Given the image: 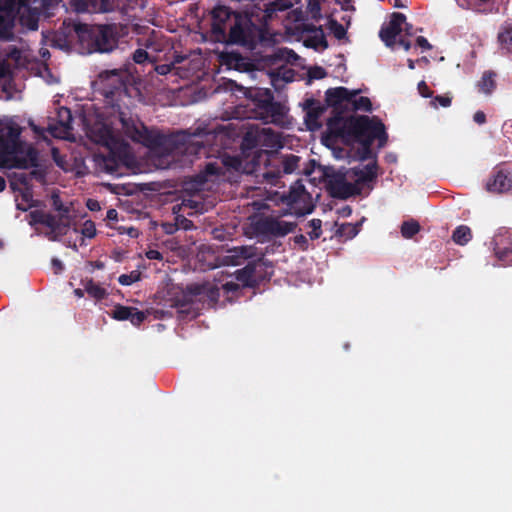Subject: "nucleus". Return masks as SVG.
<instances>
[{
  "mask_svg": "<svg viewBox=\"0 0 512 512\" xmlns=\"http://www.w3.org/2000/svg\"><path fill=\"white\" fill-rule=\"evenodd\" d=\"M100 80L103 85V95L107 103L118 113L124 134L133 142L140 143L147 148L156 149L165 146L167 138L164 134L149 129L136 116L133 115L125 103L128 99V76L118 70L101 72Z\"/></svg>",
  "mask_w": 512,
  "mask_h": 512,
  "instance_id": "1",
  "label": "nucleus"
},
{
  "mask_svg": "<svg viewBox=\"0 0 512 512\" xmlns=\"http://www.w3.org/2000/svg\"><path fill=\"white\" fill-rule=\"evenodd\" d=\"M210 15L211 35L218 43L253 51L258 45L270 41L266 25L256 24L245 12L218 5L211 10Z\"/></svg>",
  "mask_w": 512,
  "mask_h": 512,
  "instance_id": "2",
  "label": "nucleus"
},
{
  "mask_svg": "<svg viewBox=\"0 0 512 512\" xmlns=\"http://www.w3.org/2000/svg\"><path fill=\"white\" fill-rule=\"evenodd\" d=\"M327 128L330 134L346 144L360 143L359 158L362 161L372 158L376 161V154L372 151L374 140H378L379 148L384 147L388 141L386 127L376 116L337 117L327 121Z\"/></svg>",
  "mask_w": 512,
  "mask_h": 512,
  "instance_id": "3",
  "label": "nucleus"
},
{
  "mask_svg": "<svg viewBox=\"0 0 512 512\" xmlns=\"http://www.w3.org/2000/svg\"><path fill=\"white\" fill-rule=\"evenodd\" d=\"M22 128L13 122L0 121V161L7 156H13L11 167L28 169L38 167V151L29 146L24 156H18L22 152L23 143L20 140Z\"/></svg>",
  "mask_w": 512,
  "mask_h": 512,
  "instance_id": "4",
  "label": "nucleus"
},
{
  "mask_svg": "<svg viewBox=\"0 0 512 512\" xmlns=\"http://www.w3.org/2000/svg\"><path fill=\"white\" fill-rule=\"evenodd\" d=\"M73 30L78 38L82 53H109L118 45L116 24L88 25L76 23Z\"/></svg>",
  "mask_w": 512,
  "mask_h": 512,
  "instance_id": "5",
  "label": "nucleus"
},
{
  "mask_svg": "<svg viewBox=\"0 0 512 512\" xmlns=\"http://www.w3.org/2000/svg\"><path fill=\"white\" fill-rule=\"evenodd\" d=\"M87 136L92 142L107 148L108 154L104 158L105 166L110 172L116 171L118 163L127 156L129 144L116 135L111 126L102 121H96L89 126Z\"/></svg>",
  "mask_w": 512,
  "mask_h": 512,
  "instance_id": "6",
  "label": "nucleus"
},
{
  "mask_svg": "<svg viewBox=\"0 0 512 512\" xmlns=\"http://www.w3.org/2000/svg\"><path fill=\"white\" fill-rule=\"evenodd\" d=\"M51 199L53 209L57 211L58 214L53 215L43 210L30 211L29 224L31 226L38 224L46 226L49 228V232L46 233V237L50 241H57L60 237L67 234L71 226V208L62 202L58 194H53Z\"/></svg>",
  "mask_w": 512,
  "mask_h": 512,
  "instance_id": "7",
  "label": "nucleus"
},
{
  "mask_svg": "<svg viewBox=\"0 0 512 512\" xmlns=\"http://www.w3.org/2000/svg\"><path fill=\"white\" fill-rule=\"evenodd\" d=\"M247 97L252 101L260 119L281 123L286 115L285 106L274 100V94L269 88H250Z\"/></svg>",
  "mask_w": 512,
  "mask_h": 512,
  "instance_id": "8",
  "label": "nucleus"
},
{
  "mask_svg": "<svg viewBox=\"0 0 512 512\" xmlns=\"http://www.w3.org/2000/svg\"><path fill=\"white\" fill-rule=\"evenodd\" d=\"M281 201L286 204L291 213L297 217L310 214L315 209L312 196L305 189L301 180L294 182L287 193H283Z\"/></svg>",
  "mask_w": 512,
  "mask_h": 512,
  "instance_id": "9",
  "label": "nucleus"
},
{
  "mask_svg": "<svg viewBox=\"0 0 512 512\" xmlns=\"http://www.w3.org/2000/svg\"><path fill=\"white\" fill-rule=\"evenodd\" d=\"M325 178L326 188L333 198L346 200L361 193V187L348 181L350 177L346 170L327 173Z\"/></svg>",
  "mask_w": 512,
  "mask_h": 512,
  "instance_id": "10",
  "label": "nucleus"
},
{
  "mask_svg": "<svg viewBox=\"0 0 512 512\" xmlns=\"http://www.w3.org/2000/svg\"><path fill=\"white\" fill-rule=\"evenodd\" d=\"M359 90H349L346 87L329 88L325 92V101L333 108L334 115L328 119L344 117L343 113L349 109V103L359 94Z\"/></svg>",
  "mask_w": 512,
  "mask_h": 512,
  "instance_id": "11",
  "label": "nucleus"
},
{
  "mask_svg": "<svg viewBox=\"0 0 512 512\" xmlns=\"http://www.w3.org/2000/svg\"><path fill=\"white\" fill-rule=\"evenodd\" d=\"M296 227V222H287L273 216L262 217L254 224V229L257 234L273 237H284L293 232Z\"/></svg>",
  "mask_w": 512,
  "mask_h": 512,
  "instance_id": "12",
  "label": "nucleus"
},
{
  "mask_svg": "<svg viewBox=\"0 0 512 512\" xmlns=\"http://www.w3.org/2000/svg\"><path fill=\"white\" fill-rule=\"evenodd\" d=\"M221 168L217 163L209 162L198 174L186 178L183 182L184 191L194 194L206 188L207 182L211 177L220 175Z\"/></svg>",
  "mask_w": 512,
  "mask_h": 512,
  "instance_id": "13",
  "label": "nucleus"
},
{
  "mask_svg": "<svg viewBox=\"0 0 512 512\" xmlns=\"http://www.w3.org/2000/svg\"><path fill=\"white\" fill-rule=\"evenodd\" d=\"M494 253L503 266L512 265V230L501 229L493 238Z\"/></svg>",
  "mask_w": 512,
  "mask_h": 512,
  "instance_id": "14",
  "label": "nucleus"
},
{
  "mask_svg": "<svg viewBox=\"0 0 512 512\" xmlns=\"http://www.w3.org/2000/svg\"><path fill=\"white\" fill-rule=\"evenodd\" d=\"M405 20L406 16L403 13L394 12L391 14L390 21L381 27L379 37L386 46L395 45L396 37L402 32Z\"/></svg>",
  "mask_w": 512,
  "mask_h": 512,
  "instance_id": "15",
  "label": "nucleus"
},
{
  "mask_svg": "<svg viewBox=\"0 0 512 512\" xmlns=\"http://www.w3.org/2000/svg\"><path fill=\"white\" fill-rule=\"evenodd\" d=\"M189 291L192 295L198 297L200 301L207 303L209 307H214L220 298V289L210 283L190 286Z\"/></svg>",
  "mask_w": 512,
  "mask_h": 512,
  "instance_id": "16",
  "label": "nucleus"
},
{
  "mask_svg": "<svg viewBox=\"0 0 512 512\" xmlns=\"http://www.w3.org/2000/svg\"><path fill=\"white\" fill-rule=\"evenodd\" d=\"M78 12L106 13L113 11L115 0H73Z\"/></svg>",
  "mask_w": 512,
  "mask_h": 512,
  "instance_id": "17",
  "label": "nucleus"
},
{
  "mask_svg": "<svg viewBox=\"0 0 512 512\" xmlns=\"http://www.w3.org/2000/svg\"><path fill=\"white\" fill-rule=\"evenodd\" d=\"M263 265L261 259L250 260L247 265L235 272L236 279L245 287H256L258 285V276L256 270Z\"/></svg>",
  "mask_w": 512,
  "mask_h": 512,
  "instance_id": "18",
  "label": "nucleus"
},
{
  "mask_svg": "<svg viewBox=\"0 0 512 512\" xmlns=\"http://www.w3.org/2000/svg\"><path fill=\"white\" fill-rule=\"evenodd\" d=\"M377 162L373 161L365 165L364 167H353L347 169V173L350 179H355L353 184H357L360 187V184H364L367 182H371L377 177Z\"/></svg>",
  "mask_w": 512,
  "mask_h": 512,
  "instance_id": "19",
  "label": "nucleus"
},
{
  "mask_svg": "<svg viewBox=\"0 0 512 512\" xmlns=\"http://www.w3.org/2000/svg\"><path fill=\"white\" fill-rule=\"evenodd\" d=\"M112 317L119 321L129 320L134 326H139L146 319V314L135 307L118 304L112 311Z\"/></svg>",
  "mask_w": 512,
  "mask_h": 512,
  "instance_id": "20",
  "label": "nucleus"
},
{
  "mask_svg": "<svg viewBox=\"0 0 512 512\" xmlns=\"http://www.w3.org/2000/svg\"><path fill=\"white\" fill-rule=\"evenodd\" d=\"M485 187L490 193H504L511 189L512 180L503 170H497L489 177Z\"/></svg>",
  "mask_w": 512,
  "mask_h": 512,
  "instance_id": "21",
  "label": "nucleus"
},
{
  "mask_svg": "<svg viewBox=\"0 0 512 512\" xmlns=\"http://www.w3.org/2000/svg\"><path fill=\"white\" fill-rule=\"evenodd\" d=\"M258 248L250 246H238L228 250V254L225 259L230 265H241L245 260L251 259L257 256Z\"/></svg>",
  "mask_w": 512,
  "mask_h": 512,
  "instance_id": "22",
  "label": "nucleus"
},
{
  "mask_svg": "<svg viewBox=\"0 0 512 512\" xmlns=\"http://www.w3.org/2000/svg\"><path fill=\"white\" fill-rule=\"evenodd\" d=\"M10 187L13 191H16V182L12 181L10 183ZM19 196H16V208L20 211L26 212L33 207H38L40 205V201L33 199V190L32 187H23L22 189H18Z\"/></svg>",
  "mask_w": 512,
  "mask_h": 512,
  "instance_id": "23",
  "label": "nucleus"
},
{
  "mask_svg": "<svg viewBox=\"0 0 512 512\" xmlns=\"http://www.w3.org/2000/svg\"><path fill=\"white\" fill-rule=\"evenodd\" d=\"M305 122L309 129L314 130L320 127L319 118L325 111V107L314 99H308L305 102Z\"/></svg>",
  "mask_w": 512,
  "mask_h": 512,
  "instance_id": "24",
  "label": "nucleus"
},
{
  "mask_svg": "<svg viewBox=\"0 0 512 512\" xmlns=\"http://www.w3.org/2000/svg\"><path fill=\"white\" fill-rule=\"evenodd\" d=\"M59 121L57 125H49V132L54 137H62L61 134L67 133L71 127L72 115L70 109L61 107L58 110Z\"/></svg>",
  "mask_w": 512,
  "mask_h": 512,
  "instance_id": "25",
  "label": "nucleus"
},
{
  "mask_svg": "<svg viewBox=\"0 0 512 512\" xmlns=\"http://www.w3.org/2000/svg\"><path fill=\"white\" fill-rule=\"evenodd\" d=\"M83 286L88 295L98 301L105 299L108 295L106 289L95 283L93 279L83 282Z\"/></svg>",
  "mask_w": 512,
  "mask_h": 512,
  "instance_id": "26",
  "label": "nucleus"
},
{
  "mask_svg": "<svg viewBox=\"0 0 512 512\" xmlns=\"http://www.w3.org/2000/svg\"><path fill=\"white\" fill-rule=\"evenodd\" d=\"M304 43L306 47L314 49L321 47L322 49H326L328 47V42L325 38L322 26H318L317 33L305 39Z\"/></svg>",
  "mask_w": 512,
  "mask_h": 512,
  "instance_id": "27",
  "label": "nucleus"
},
{
  "mask_svg": "<svg viewBox=\"0 0 512 512\" xmlns=\"http://www.w3.org/2000/svg\"><path fill=\"white\" fill-rule=\"evenodd\" d=\"M498 41L502 50L512 53V25H505L501 28Z\"/></svg>",
  "mask_w": 512,
  "mask_h": 512,
  "instance_id": "28",
  "label": "nucleus"
},
{
  "mask_svg": "<svg viewBox=\"0 0 512 512\" xmlns=\"http://www.w3.org/2000/svg\"><path fill=\"white\" fill-rule=\"evenodd\" d=\"M471 239V229L466 225H460L453 231L452 240L458 245H466Z\"/></svg>",
  "mask_w": 512,
  "mask_h": 512,
  "instance_id": "29",
  "label": "nucleus"
},
{
  "mask_svg": "<svg viewBox=\"0 0 512 512\" xmlns=\"http://www.w3.org/2000/svg\"><path fill=\"white\" fill-rule=\"evenodd\" d=\"M495 76L496 74L492 71L484 72L481 80L478 82L480 91L490 94L496 87Z\"/></svg>",
  "mask_w": 512,
  "mask_h": 512,
  "instance_id": "30",
  "label": "nucleus"
},
{
  "mask_svg": "<svg viewBox=\"0 0 512 512\" xmlns=\"http://www.w3.org/2000/svg\"><path fill=\"white\" fill-rule=\"evenodd\" d=\"M300 157L294 154L287 155L281 160L282 172L284 174H291L298 168Z\"/></svg>",
  "mask_w": 512,
  "mask_h": 512,
  "instance_id": "31",
  "label": "nucleus"
},
{
  "mask_svg": "<svg viewBox=\"0 0 512 512\" xmlns=\"http://www.w3.org/2000/svg\"><path fill=\"white\" fill-rule=\"evenodd\" d=\"M420 224L416 220L404 221L401 225V234L406 239H411L420 231Z\"/></svg>",
  "mask_w": 512,
  "mask_h": 512,
  "instance_id": "32",
  "label": "nucleus"
},
{
  "mask_svg": "<svg viewBox=\"0 0 512 512\" xmlns=\"http://www.w3.org/2000/svg\"><path fill=\"white\" fill-rule=\"evenodd\" d=\"M353 111H365L370 112L372 110V103L368 97L361 96L359 98L354 97L349 103V108Z\"/></svg>",
  "mask_w": 512,
  "mask_h": 512,
  "instance_id": "33",
  "label": "nucleus"
},
{
  "mask_svg": "<svg viewBox=\"0 0 512 512\" xmlns=\"http://www.w3.org/2000/svg\"><path fill=\"white\" fill-rule=\"evenodd\" d=\"M358 232L359 228L357 224L344 223L337 229L336 234L346 239H352Z\"/></svg>",
  "mask_w": 512,
  "mask_h": 512,
  "instance_id": "34",
  "label": "nucleus"
},
{
  "mask_svg": "<svg viewBox=\"0 0 512 512\" xmlns=\"http://www.w3.org/2000/svg\"><path fill=\"white\" fill-rule=\"evenodd\" d=\"M141 272L138 270H133L128 274H122L118 277V282L123 286H129L133 283L140 281Z\"/></svg>",
  "mask_w": 512,
  "mask_h": 512,
  "instance_id": "35",
  "label": "nucleus"
},
{
  "mask_svg": "<svg viewBox=\"0 0 512 512\" xmlns=\"http://www.w3.org/2000/svg\"><path fill=\"white\" fill-rule=\"evenodd\" d=\"M12 37V24L0 16V40L8 41Z\"/></svg>",
  "mask_w": 512,
  "mask_h": 512,
  "instance_id": "36",
  "label": "nucleus"
},
{
  "mask_svg": "<svg viewBox=\"0 0 512 512\" xmlns=\"http://www.w3.org/2000/svg\"><path fill=\"white\" fill-rule=\"evenodd\" d=\"M329 29L334 34L335 38H337L338 40L344 38L346 35V29L344 28V26L333 18L329 20Z\"/></svg>",
  "mask_w": 512,
  "mask_h": 512,
  "instance_id": "37",
  "label": "nucleus"
},
{
  "mask_svg": "<svg viewBox=\"0 0 512 512\" xmlns=\"http://www.w3.org/2000/svg\"><path fill=\"white\" fill-rule=\"evenodd\" d=\"M307 9L313 20L319 21L321 19V5L319 0H308Z\"/></svg>",
  "mask_w": 512,
  "mask_h": 512,
  "instance_id": "38",
  "label": "nucleus"
},
{
  "mask_svg": "<svg viewBox=\"0 0 512 512\" xmlns=\"http://www.w3.org/2000/svg\"><path fill=\"white\" fill-rule=\"evenodd\" d=\"M282 173L283 172L281 171V169L277 167L276 169L267 170L263 172V178L266 181V183L270 185H276Z\"/></svg>",
  "mask_w": 512,
  "mask_h": 512,
  "instance_id": "39",
  "label": "nucleus"
},
{
  "mask_svg": "<svg viewBox=\"0 0 512 512\" xmlns=\"http://www.w3.org/2000/svg\"><path fill=\"white\" fill-rule=\"evenodd\" d=\"M308 224L312 228L311 232H309L310 239H318L322 234V221L320 219H312Z\"/></svg>",
  "mask_w": 512,
  "mask_h": 512,
  "instance_id": "40",
  "label": "nucleus"
},
{
  "mask_svg": "<svg viewBox=\"0 0 512 512\" xmlns=\"http://www.w3.org/2000/svg\"><path fill=\"white\" fill-rule=\"evenodd\" d=\"M253 259H261L262 262H263V265L261 266V268L259 267L257 270H256V276H258V284L265 278L266 274H267V268H272V265L269 263L268 260H266L264 258V255L263 254H260L256 257H254Z\"/></svg>",
  "mask_w": 512,
  "mask_h": 512,
  "instance_id": "41",
  "label": "nucleus"
},
{
  "mask_svg": "<svg viewBox=\"0 0 512 512\" xmlns=\"http://www.w3.org/2000/svg\"><path fill=\"white\" fill-rule=\"evenodd\" d=\"M451 103H452V98L446 94V95H437V96L433 97V99L430 102V105L437 109L439 106L445 107V108L449 107L451 105Z\"/></svg>",
  "mask_w": 512,
  "mask_h": 512,
  "instance_id": "42",
  "label": "nucleus"
},
{
  "mask_svg": "<svg viewBox=\"0 0 512 512\" xmlns=\"http://www.w3.org/2000/svg\"><path fill=\"white\" fill-rule=\"evenodd\" d=\"M327 76L326 70L321 66H313L308 70L309 80H320Z\"/></svg>",
  "mask_w": 512,
  "mask_h": 512,
  "instance_id": "43",
  "label": "nucleus"
},
{
  "mask_svg": "<svg viewBox=\"0 0 512 512\" xmlns=\"http://www.w3.org/2000/svg\"><path fill=\"white\" fill-rule=\"evenodd\" d=\"M81 233L84 237L93 238L96 235V226L92 220H86L81 229Z\"/></svg>",
  "mask_w": 512,
  "mask_h": 512,
  "instance_id": "44",
  "label": "nucleus"
},
{
  "mask_svg": "<svg viewBox=\"0 0 512 512\" xmlns=\"http://www.w3.org/2000/svg\"><path fill=\"white\" fill-rule=\"evenodd\" d=\"M132 59L137 64H143L149 60V54L146 50L139 48L134 51Z\"/></svg>",
  "mask_w": 512,
  "mask_h": 512,
  "instance_id": "45",
  "label": "nucleus"
},
{
  "mask_svg": "<svg viewBox=\"0 0 512 512\" xmlns=\"http://www.w3.org/2000/svg\"><path fill=\"white\" fill-rule=\"evenodd\" d=\"M264 8V18L265 20H271L273 16L278 12L279 10L276 9L277 3L275 1H271L266 3Z\"/></svg>",
  "mask_w": 512,
  "mask_h": 512,
  "instance_id": "46",
  "label": "nucleus"
},
{
  "mask_svg": "<svg viewBox=\"0 0 512 512\" xmlns=\"http://www.w3.org/2000/svg\"><path fill=\"white\" fill-rule=\"evenodd\" d=\"M176 224H177L178 230L182 229V230L188 231L194 227L193 222L184 216H177Z\"/></svg>",
  "mask_w": 512,
  "mask_h": 512,
  "instance_id": "47",
  "label": "nucleus"
},
{
  "mask_svg": "<svg viewBox=\"0 0 512 512\" xmlns=\"http://www.w3.org/2000/svg\"><path fill=\"white\" fill-rule=\"evenodd\" d=\"M14 180L16 182L20 183L21 185H23V187H32V185L30 184L31 179H30L29 173H26V172L15 173Z\"/></svg>",
  "mask_w": 512,
  "mask_h": 512,
  "instance_id": "48",
  "label": "nucleus"
},
{
  "mask_svg": "<svg viewBox=\"0 0 512 512\" xmlns=\"http://www.w3.org/2000/svg\"><path fill=\"white\" fill-rule=\"evenodd\" d=\"M418 91L419 94L424 98H431L433 95V92L430 90L425 81L419 82Z\"/></svg>",
  "mask_w": 512,
  "mask_h": 512,
  "instance_id": "49",
  "label": "nucleus"
},
{
  "mask_svg": "<svg viewBox=\"0 0 512 512\" xmlns=\"http://www.w3.org/2000/svg\"><path fill=\"white\" fill-rule=\"evenodd\" d=\"M29 176L31 180L35 179L38 182L43 183L45 181L46 174L43 170L37 169L36 167L35 169L29 172Z\"/></svg>",
  "mask_w": 512,
  "mask_h": 512,
  "instance_id": "50",
  "label": "nucleus"
},
{
  "mask_svg": "<svg viewBox=\"0 0 512 512\" xmlns=\"http://www.w3.org/2000/svg\"><path fill=\"white\" fill-rule=\"evenodd\" d=\"M293 240L302 250L308 249V240L303 234L296 235Z\"/></svg>",
  "mask_w": 512,
  "mask_h": 512,
  "instance_id": "51",
  "label": "nucleus"
},
{
  "mask_svg": "<svg viewBox=\"0 0 512 512\" xmlns=\"http://www.w3.org/2000/svg\"><path fill=\"white\" fill-rule=\"evenodd\" d=\"M10 66L9 64L3 60L0 61V78H5L10 74Z\"/></svg>",
  "mask_w": 512,
  "mask_h": 512,
  "instance_id": "52",
  "label": "nucleus"
},
{
  "mask_svg": "<svg viewBox=\"0 0 512 512\" xmlns=\"http://www.w3.org/2000/svg\"><path fill=\"white\" fill-rule=\"evenodd\" d=\"M416 44H417V46H419L423 50H429V49L432 48V46L430 45L428 40L425 37H423V36L417 37Z\"/></svg>",
  "mask_w": 512,
  "mask_h": 512,
  "instance_id": "53",
  "label": "nucleus"
},
{
  "mask_svg": "<svg viewBox=\"0 0 512 512\" xmlns=\"http://www.w3.org/2000/svg\"><path fill=\"white\" fill-rule=\"evenodd\" d=\"M277 3L276 9L279 11H285L292 7V3L290 0H274Z\"/></svg>",
  "mask_w": 512,
  "mask_h": 512,
  "instance_id": "54",
  "label": "nucleus"
},
{
  "mask_svg": "<svg viewBox=\"0 0 512 512\" xmlns=\"http://www.w3.org/2000/svg\"><path fill=\"white\" fill-rule=\"evenodd\" d=\"M51 264L56 274L61 273L64 270V265L58 258H53Z\"/></svg>",
  "mask_w": 512,
  "mask_h": 512,
  "instance_id": "55",
  "label": "nucleus"
},
{
  "mask_svg": "<svg viewBox=\"0 0 512 512\" xmlns=\"http://www.w3.org/2000/svg\"><path fill=\"white\" fill-rule=\"evenodd\" d=\"M146 256L150 260H162L163 259L162 254L158 250H155V249H150L149 251H147Z\"/></svg>",
  "mask_w": 512,
  "mask_h": 512,
  "instance_id": "56",
  "label": "nucleus"
},
{
  "mask_svg": "<svg viewBox=\"0 0 512 512\" xmlns=\"http://www.w3.org/2000/svg\"><path fill=\"white\" fill-rule=\"evenodd\" d=\"M473 120L477 124H484L486 122V115L483 111H477L473 116Z\"/></svg>",
  "mask_w": 512,
  "mask_h": 512,
  "instance_id": "57",
  "label": "nucleus"
},
{
  "mask_svg": "<svg viewBox=\"0 0 512 512\" xmlns=\"http://www.w3.org/2000/svg\"><path fill=\"white\" fill-rule=\"evenodd\" d=\"M163 228H164V231L166 234H173L178 230L176 222L175 223H164Z\"/></svg>",
  "mask_w": 512,
  "mask_h": 512,
  "instance_id": "58",
  "label": "nucleus"
},
{
  "mask_svg": "<svg viewBox=\"0 0 512 512\" xmlns=\"http://www.w3.org/2000/svg\"><path fill=\"white\" fill-rule=\"evenodd\" d=\"M263 132L265 133V135L273 142V143H278L279 142V137L277 134H275L271 129H263Z\"/></svg>",
  "mask_w": 512,
  "mask_h": 512,
  "instance_id": "59",
  "label": "nucleus"
},
{
  "mask_svg": "<svg viewBox=\"0 0 512 512\" xmlns=\"http://www.w3.org/2000/svg\"><path fill=\"white\" fill-rule=\"evenodd\" d=\"M223 288L227 291V292H234V291H237L239 289V285L237 283H234V282H227L223 285Z\"/></svg>",
  "mask_w": 512,
  "mask_h": 512,
  "instance_id": "60",
  "label": "nucleus"
},
{
  "mask_svg": "<svg viewBox=\"0 0 512 512\" xmlns=\"http://www.w3.org/2000/svg\"><path fill=\"white\" fill-rule=\"evenodd\" d=\"M87 207H88V209H89V210H91V211H98V210H100V204H99V202H98V201H96V200H92V199H89V200L87 201Z\"/></svg>",
  "mask_w": 512,
  "mask_h": 512,
  "instance_id": "61",
  "label": "nucleus"
},
{
  "mask_svg": "<svg viewBox=\"0 0 512 512\" xmlns=\"http://www.w3.org/2000/svg\"><path fill=\"white\" fill-rule=\"evenodd\" d=\"M171 70V66L170 65H166V64H163V65H159L157 66L156 68V71L160 74V75H166L170 72Z\"/></svg>",
  "mask_w": 512,
  "mask_h": 512,
  "instance_id": "62",
  "label": "nucleus"
},
{
  "mask_svg": "<svg viewBox=\"0 0 512 512\" xmlns=\"http://www.w3.org/2000/svg\"><path fill=\"white\" fill-rule=\"evenodd\" d=\"M106 218L108 220L117 221L118 220V212L115 209H109L107 211Z\"/></svg>",
  "mask_w": 512,
  "mask_h": 512,
  "instance_id": "63",
  "label": "nucleus"
},
{
  "mask_svg": "<svg viewBox=\"0 0 512 512\" xmlns=\"http://www.w3.org/2000/svg\"><path fill=\"white\" fill-rule=\"evenodd\" d=\"M317 28H318V26H315L314 24H305L303 30L305 32H310V33L316 34Z\"/></svg>",
  "mask_w": 512,
  "mask_h": 512,
  "instance_id": "64",
  "label": "nucleus"
}]
</instances>
